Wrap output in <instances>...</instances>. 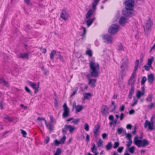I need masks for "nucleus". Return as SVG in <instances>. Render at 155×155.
Instances as JSON below:
<instances>
[{"instance_id": "nucleus-20", "label": "nucleus", "mask_w": 155, "mask_h": 155, "mask_svg": "<svg viewBox=\"0 0 155 155\" xmlns=\"http://www.w3.org/2000/svg\"><path fill=\"white\" fill-rule=\"evenodd\" d=\"M59 52L55 50H52L50 54V58L51 60H53L55 55L57 56L58 55Z\"/></svg>"}, {"instance_id": "nucleus-13", "label": "nucleus", "mask_w": 155, "mask_h": 155, "mask_svg": "<svg viewBox=\"0 0 155 155\" xmlns=\"http://www.w3.org/2000/svg\"><path fill=\"white\" fill-rule=\"evenodd\" d=\"M107 109V107L106 105H103L102 106L101 112L102 114L104 116H107L109 113L108 110H106Z\"/></svg>"}, {"instance_id": "nucleus-48", "label": "nucleus", "mask_w": 155, "mask_h": 155, "mask_svg": "<svg viewBox=\"0 0 155 155\" xmlns=\"http://www.w3.org/2000/svg\"><path fill=\"white\" fill-rule=\"evenodd\" d=\"M54 122V119L52 116L51 115L50 117V122L49 123L53 124Z\"/></svg>"}, {"instance_id": "nucleus-14", "label": "nucleus", "mask_w": 155, "mask_h": 155, "mask_svg": "<svg viewBox=\"0 0 155 155\" xmlns=\"http://www.w3.org/2000/svg\"><path fill=\"white\" fill-rule=\"evenodd\" d=\"M122 13L124 15L127 16L132 15L134 13V10H122Z\"/></svg>"}, {"instance_id": "nucleus-7", "label": "nucleus", "mask_w": 155, "mask_h": 155, "mask_svg": "<svg viewBox=\"0 0 155 155\" xmlns=\"http://www.w3.org/2000/svg\"><path fill=\"white\" fill-rule=\"evenodd\" d=\"M102 37L104 42L105 43L111 44L113 42V38L111 36L107 34H106L102 35Z\"/></svg>"}, {"instance_id": "nucleus-50", "label": "nucleus", "mask_w": 155, "mask_h": 155, "mask_svg": "<svg viewBox=\"0 0 155 155\" xmlns=\"http://www.w3.org/2000/svg\"><path fill=\"white\" fill-rule=\"evenodd\" d=\"M82 29H83V33H82V35L83 36V37L84 38L85 35V34L86 33V28L84 27H82Z\"/></svg>"}, {"instance_id": "nucleus-18", "label": "nucleus", "mask_w": 155, "mask_h": 155, "mask_svg": "<svg viewBox=\"0 0 155 155\" xmlns=\"http://www.w3.org/2000/svg\"><path fill=\"white\" fill-rule=\"evenodd\" d=\"M127 22V19L123 17H121L119 20V24L121 25H124Z\"/></svg>"}, {"instance_id": "nucleus-52", "label": "nucleus", "mask_w": 155, "mask_h": 155, "mask_svg": "<svg viewBox=\"0 0 155 155\" xmlns=\"http://www.w3.org/2000/svg\"><path fill=\"white\" fill-rule=\"evenodd\" d=\"M21 130V133L22 134L23 136L24 137H26L27 134V133L26 131L23 130Z\"/></svg>"}, {"instance_id": "nucleus-10", "label": "nucleus", "mask_w": 155, "mask_h": 155, "mask_svg": "<svg viewBox=\"0 0 155 155\" xmlns=\"http://www.w3.org/2000/svg\"><path fill=\"white\" fill-rule=\"evenodd\" d=\"M60 17L65 21L67 20L69 17V15L68 11L66 10H62Z\"/></svg>"}, {"instance_id": "nucleus-49", "label": "nucleus", "mask_w": 155, "mask_h": 155, "mask_svg": "<svg viewBox=\"0 0 155 155\" xmlns=\"http://www.w3.org/2000/svg\"><path fill=\"white\" fill-rule=\"evenodd\" d=\"M119 145V143L118 142H115L114 144L113 148H117Z\"/></svg>"}, {"instance_id": "nucleus-2", "label": "nucleus", "mask_w": 155, "mask_h": 155, "mask_svg": "<svg viewBox=\"0 0 155 155\" xmlns=\"http://www.w3.org/2000/svg\"><path fill=\"white\" fill-rule=\"evenodd\" d=\"M138 136H136L134 138L133 141L134 144L138 147H144L148 146L149 144V142L148 140L143 139L140 140L138 139Z\"/></svg>"}, {"instance_id": "nucleus-44", "label": "nucleus", "mask_w": 155, "mask_h": 155, "mask_svg": "<svg viewBox=\"0 0 155 155\" xmlns=\"http://www.w3.org/2000/svg\"><path fill=\"white\" fill-rule=\"evenodd\" d=\"M136 71H134V72L132 73L130 78H132L135 79L136 76Z\"/></svg>"}, {"instance_id": "nucleus-17", "label": "nucleus", "mask_w": 155, "mask_h": 155, "mask_svg": "<svg viewBox=\"0 0 155 155\" xmlns=\"http://www.w3.org/2000/svg\"><path fill=\"white\" fill-rule=\"evenodd\" d=\"M147 80L150 84L153 83L154 80V78L153 74L151 73L147 76Z\"/></svg>"}, {"instance_id": "nucleus-1", "label": "nucleus", "mask_w": 155, "mask_h": 155, "mask_svg": "<svg viewBox=\"0 0 155 155\" xmlns=\"http://www.w3.org/2000/svg\"><path fill=\"white\" fill-rule=\"evenodd\" d=\"M89 64L90 69V72L91 75L94 78L98 77L99 70V66L98 63L94 61H90Z\"/></svg>"}, {"instance_id": "nucleus-56", "label": "nucleus", "mask_w": 155, "mask_h": 155, "mask_svg": "<svg viewBox=\"0 0 155 155\" xmlns=\"http://www.w3.org/2000/svg\"><path fill=\"white\" fill-rule=\"evenodd\" d=\"M79 121H80V119H74L72 121V122L74 124H77L79 122Z\"/></svg>"}, {"instance_id": "nucleus-55", "label": "nucleus", "mask_w": 155, "mask_h": 155, "mask_svg": "<svg viewBox=\"0 0 155 155\" xmlns=\"http://www.w3.org/2000/svg\"><path fill=\"white\" fill-rule=\"evenodd\" d=\"M25 90L28 93L30 94H31V90L27 87L25 86Z\"/></svg>"}, {"instance_id": "nucleus-11", "label": "nucleus", "mask_w": 155, "mask_h": 155, "mask_svg": "<svg viewBox=\"0 0 155 155\" xmlns=\"http://www.w3.org/2000/svg\"><path fill=\"white\" fill-rule=\"evenodd\" d=\"M64 111L63 114V117H67L69 114V110L66 103H64L63 105Z\"/></svg>"}, {"instance_id": "nucleus-41", "label": "nucleus", "mask_w": 155, "mask_h": 155, "mask_svg": "<svg viewBox=\"0 0 155 155\" xmlns=\"http://www.w3.org/2000/svg\"><path fill=\"white\" fill-rule=\"evenodd\" d=\"M155 104V102L151 103L148 106H147L148 108H149V109H152L154 107V105Z\"/></svg>"}, {"instance_id": "nucleus-42", "label": "nucleus", "mask_w": 155, "mask_h": 155, "mask_svg": "<svg viewBox=\"0 0 155 155\" xmlns=\"http://www.w3.org/2000/svg\"><path fill=\"white\" fill-rule=\"evenodd\" d=\"M134 91V88L133 86H131V89L129 93L133 95Z\"/></svg>"}, {"instance_id": "nucleus-61", "label": "nucleus", "mask_w": 155, "mask_h": 155, "mask_svg": "<svg viewBox=\"0 0 155 155\" xmlns=\"http://www.w3.org/2000/svg\"><path fill=\"white\" fill-rule=\"evenodd\" d=\"M123 129L121 128H118L117 130L118 134H121Z\"/></svg>"}, {"instance_id": "nucleus-40", "label": "nucleus", "mask_w": 155, "mask_h": 155, "mask_svg": "<svg viewBox=\"0 0 155 155\" xmlns=\"http://www.w3.org/2000/svg\"><path fill=\"white\" fill-rule=\"evenodd\" d=\"M86 54L89 57H91L92 56V52L91 50L86 51Z\"/></svg>"}, {"instance_id": "nucleus-35", "label": "nucleus", "mask_w": 155, "mask_h": 155, "mask_svg": "<svg viewBox=\"0 0 155 155\" xmlns=\"http://www.w3.org/2000/svg\"><path fill=\"white\" fill-rule=\"evenodd\" d=\"M99 0H95L93 3L92 5V8L94 9L96 8V6Z\"/></svg>"}, {"instance_id": "nucleus-9", "label": "nucleus", "mask_w": 155, "mask_h": 155, "mask_svg": "<svg viewBox=\"0 0 155 155\" xmlns=\"http://www.w3.org/2000/svg\"><path fill=\"white\" fill-rule=\"evenodd\" d=\"M154 124L153 122H150V121L147 120H145V122L144 124V127L145 128H146L148 127L149 129L152 130L154 129Z\"/></svg>"}, {"instance_id": "nucleus-64", "label": "nucleus", "mask_w": 155, "mask_h": 155, "mask_svg": "<svg viewBox=\"0 0 155 155\" xmlns=\"http://www.w3.org/2000/svg\"><path fill=\"white\" fill-rule=\"evenodd\" d=\"M54 143L55 144L57 145H58L59 144H61L60 141H58L57 140H56L55 141Z\"/></svg>"}, {"instance_id": "nucleus-62", "label": "nucleus", "mask_w": 155, "mask_h": 155, "mask_svg": "<svg viewBox=\"0 0 155 155\" xmlns=\"http://www.w3.org/2000/svg\"><path fill=\"white\" fill-rule=\"evenodd\" d=\"M50 140L49 137H46V139H45L44 142L45 143H47Z\"/></svg>"}, {"instance_id": "nucleus-24", "label": "nucleus", "mask_w": 155, "mask_h": 155, "mask_svg": "<svg viewBox=\"0 0 155 155\" xmlns=\"http://www.w3.org/2000/svg\"><path fill=\"white\" fill-rule=\"evenodd\" d=\"M93 14L92 10H89L86 14L85 16L86 19H88L90 18Z\"/></svg>"}, {"instance_id": "nucleus-37", "label": "nucleus", "mask_w": 155, "mask_h": 155, "mask_svg": "<svg viewBox=\"0 0 155 155\" xmlns=\"http://www.w3.org/2000/svg\"><path fill=\"white\" fill-rule=\"evenodd\" d=\"M37 120L40 122L42 120H43L45 121V123L46 125H47V122L46 120L45 119V118L43 117H38L37 118Z\"/></svg>"}, {"instance_id": "nucleus-45", "label": "nucleus", "mask_w": 155, "mask_h": 155, "mask_svg": "<svg viewBox=\"0 0 155 155\" xmlns=\"http://www.w3.org/2000/svg\"><path fill=\"white\" fill-rule=\"evenodd\" d=\"M146 80H147L145 76L143 77L142 78V80H141V84H143L145 83V82L146 81Z\"/></svg>"}, {"instance_id": "nucleus-19", "label": "nucleus", "mask_w": 155, "mask_h": 155, "mask_svg": "<svg viewBox=\"0 0 155 155\" xmlns=\"http://www.w3.org/2000/svg\"><path fill=\"white\" fill-rule=\"evenodd\" d=\"M64 129L66 130H69V132L71 133L75 130V128L70 125H65L64 126Z\"/></svg>"}, {"instance_id": "nucleus-22", "label": "nucleus", "mask_w": 155, "mask_h": 155, "mask_svg": "<svg viewBox=\"0 0 155 155\" xmlns=\"http://www.w3.org/2000/svg\"><path fill=\"white\" fill-rule=\"evenodd\" d=\"M154 61V58L153 57H152L151 58L148 59L147 63V64L149 66H150L152 64V62Z\"/></svg>"}, {"instance_id": "nucleus-46", "label": "nucleus", "mask_w": 155, "mask_h": 155, "mask_svg": "<svg viewBox=\"0 0 155 155\" xmlns=\"http://www.w3.org/2000/svg\"><path fill=\"white\" fill-rule=\"evenodd\" d=\"M56 153L58 154V155H60L62 153L61 150L59 148H58L57 149L56 152H55Z\"/></svg>"}, {"instance_id": "nucleus-30", "label": "nucleus", "mask_w": 155, "mask_h": 155, "mask_svg": "<svg viewBox=\"0 0 155 155\" xmlns=\"http://www.w3.org/2000/svg\"><path fill=\"white\" fill-rule=\"evenodd\" d=\"M47 127H48L49 130L50 131H52L54 129V126L52 125V124L48 123L47 124V125H46Z\"/></svg>"}, {"instance_id": "nucleus-27", "label": "nucleus", "mask_w": 155, "mask_h": 155, "mask_svg": "<svg viewBox=\"0 0 155 155\" xmlns=\"http://www.w3.org/2000/svg\"><path fill=\"white\" fill-rule=\"evenodd\" d=\"M83 95L85 99H89L91 97V95L90 93H84Z\"/></svg>"}, {"instance_id": "nucleus-43", "label": "nucleus", "mask_w": 155, "mask_h": 155, "mask_svg": "<svg viewBox=\"0 0 155 155\" xmlns=\"http://www.w3.org/2000/svg\"><path fill=\"white\" fill-rule=\"evenodd\" d=\"M103 141L100 139L97 143V145L98 147H101L103 145Z\"/></svg>"}, {"instance_id": "nucleus-34", "label": "nucleus", "mask_w": 155, "mask_h": 155, "mask_svg": "<svg viewBox=\"0 0 155 155\" xmlns=\"http://www.w3.org/2000/svg\"><path fill=\"white\" fill-rule=\"evenodd\" d=\"M135 79L130 78L129 81V84H131V86H134V84L135 82Z\"/></svg>"}, {"instance_id": "nucleus-59", "label": "nucleus", "mask_w": 155, "mask_h": 155, "mask_svg": "<svg viewBox=\"0 0 155 155\" xmlns=\"http://www.w3.org/2000/svg\"><path fill=\"white\" fill-rule=\"evenodd\" d=\"M107 135L105 133H103L102 134V136L103 139H104L106 138L107 137Z\"/></svg>"}, {"instance_id": "nucleus-39", "label": "nucleus", "mask_w": 155, "mask_h": 155, "mask_svg": "<svg viewBox=\"0 0 155 155\" xmlns=\"http://www.w3.org/2000/svg\"><path fill=\"white\" fill-rule=\"evenodd\" d=\"M128 140V141L127 142V143L126 144V145L128 147H129L131 145L132 141L131 139H129Z\"/></svg>"}, {"instance_id": "nucleus-54", "label": "nucleus", "mask_w": 155, "mask_h": 155, "mask_svg": "<svg viewBox=\"0 0 155 155\" xmlns=\"http://www.w3.org/2000/svg\"><path fill=\"white\" fill-rule=\"evenodd\" d=\"M155 119V116L153 115V116L150 118V122L153 123V124H154V120Z\"/></svg>"}, {"instance_id": "nucleus-29", "label": "nucleus", "mask_w": 155, "mask_h": 155, "mask_svg": "<svg viewBox=\"0 0 155 155\" xmlns=\"http://www.w3.org/2000/svg\"><path fill=\"white\" fill-rule=\"evenodd\" d=\"M153 97V95L150 94L148 95L146 98V100L147 102H151L152 101Z\"/></svg>"}, {"instance_id": "nucleus-53", "label": "nucleus", "mask_w": 155, "mask_h": 155, "mask_svg": "<svg viewBox=\"0 0 155 155\" xmlns=\"http://www.w3.org/2000/svg\"><path fill=\"white\" fill-rule=\"evenodd\" d=\"M124 149V147H119L117 149V151L119 153H121L122 152V150Z\"/></svg>"}, {"instance_id": "nucleus-12", "label": "nucleus", "mask_w": 155, "mask_h": 155, "mask_svg": "<svg viewBox=\"0 0 155 155\" xmlns=\"http://www.w3.org/2000/svg\"><path fill=\"white\" fill-rule=\"evenodd\" d=\"M29 53H22L17 55L18 58H21L23 59H28L29 56Z\"/></svg>"}, {"instance_id": "nucleus-36", "label": "nucleus", "mask_w": 155, "mask_h": 155, "mask_svg": "<svg viewBox=\"0 0 155 155\" xmlns=\"http://www.w3.org/2000/svg\"><path fill=\"white\" fill-rule=\"evenodd\" d=\"M112 147V143L111 142H109L106 146V148L107 150H110Z\"/></svg>"}, {"instance_id": "nucleus-38", "label": "nucleus", "mask_w": 155, "mask_h": 155, "mask_svg": "<svg viewBox=\"0 0 155 155\" xmlns=\"http://www.w3.org/2000/svg\"><path fill=\"white\" fill-rule=\"evenodd\" d=\"M66 139V137L65 135L63 136V137L61 138L60 140L61 144H64Z\"/></svg>"}, {"instance_id": "nucleus-23", "label": "nucleus", "mask_w": 155, "mask_h": 155, "mask_svg": "<svg viewBox=\"0 0 155 155\" xmlns=\"http://www.w3.org/2000/svg\"><path fill=\"white\" fill-rule=\"evenodd\" d=\"M83 109V107L82 105H78L75 106V111L76 113L80 112Z\"/></svg>"}, {"instance_id": "nucleus-31", "label": "nucleus", "mask_w": 155, "mask_h": 155, "mask_svg": "<svg viewBox=\"0 0 155 155\" xmlns=\"http://www.w3.org/2000/svg\"><path fill=\"white\" fill-rule=\"evenodd\" d=\"M117 49L118 51H124V48L123 45L121 44L118 45L117 46Z\"/></svg>"}, {"instance_id": "nucleus-57", "label": "nucleus", "mask_w": 155, "mask_h": 155, "mask_svg": "<svg viewBox=\"0 0 155 155\" xmlns=\"http://www.w3.org/2000/svg\"><path fill=\"white\" fill-rule=\"evenodd\" d=\"M91 150L92 152L94 153H98V152L97 151V148H91Z\"/></svg>"}, {"instance_id": "nucleus-8", "label": "nucleus", "mask_w": 155, "mask_h": 155, "mask_svg": "<svg viewBox=\"0 0 155 155\" xmlns=\"http://www.w3.org/2000/svg\"><path fill=\"white\" fill-rule=\"evenodd\" d=\"M134 2V0H125V5L127 8L126 10H133Z\"/></svg>"}, {"instance_id": "nucleus-47", "label": "nucleus", "mask_w": 155, "mask_h": 155, "mask_svg": "<svg viewBox=\"0 0 155 155\" xmlns=\"http://www.w3.org/2000/svg\"><path fill=\"white\" fill-rule=\"evenodd\" d=\"M84 129L87 131H88L89 130V126L86 123L84 125Z\"/></svg>"}, {"instance_id": "nucleus-5", "label": "nucleus", "mask_w": 155, "mask_h": 155, "mask_svg": "<svg viewBox=\"0 0 155 155\" xmlns=\"http://www.w3.org/2000/svg\"><path fill=\"white\" fill-rule=\"evenodd\" d=\"M120 28L119 25L114 24L111 25L108 30L109 33L112 35H114L117 32Z\"/></svg>"}, {"instance_id": "nucleus-3", "label": "nucleus", "mask_w": 155, "mask_h": 155, "mask_svg": "<svg viewBox=\"0 0 155 155\" xmlns=\"http://www.w3.org/2000/svg\"><path fill=\"white\" fill-rule=\"evenodd\" d=\"M123 63L121 66V72L122 73L125 74L129 68L128 59L125 58L122 59Z\"/></svg>"}, {"instance_id": "nucleus-33", "label": "nucleus", "mask_w": 155, "mask_h": 155, "mask_svg": "<svg viewBox=\"0 0 155 155\" xmlns=\"http://www.w3.org/2000/svg\"><path fill=\"white\" fill-rule=\"evenodd\" d=\"M129 152L133 154L134 153V150H135V147L134 146H132L128 149Z\"/></svg>"}, {"instance_id": "nucleus-16", "label": "nucleus", "mask_w": 155, "mask_h": 155, "mask_svg": "<svg viewBox=\"0 0 155 155\" xmlns=\"http://www.w3.org/2000/svg\"><path fill=\"white\" fill-rule=\"evenodd\" d=\"M88 81V84L90 86L92 87H94L95 86L97 79H95L89 78Z\"/></svg>"}, {"instance_id": "nucleus-32", "label": "nucleus", "mask_w": 155, "mask_h": 155, "mask_svg": "<svg viewBox=\"0 0 155 155\" xmlns=\"http://www.w3.org/2000/svg\"><path fill=\"white\" fill-rule=\"evenodd\" d=\"M139 60H137L136 61L135 64V66H134V71H136L137 70V69H138V66L139 65Z\"/></svg>"}, {"instance_id": "nucleus-60", "label": "nucleus", "mask_w": 155, "mask_h": 155, "mask_svg": "<svg viewBox=\"0 0 155 155\" xmlns=\"http://www.w3.org/2000/svg\"><path fill=\"white\" fill-rule=\"evenodd\" d=\"M143 67L147 71H148L150 69L149 66H148L147 64H146Z\"/></svg>"}, {"instance_id": "nucleus-21", "label": "nucleus", "mask_w": 155, "mask_h": 155, "mask_svg": "<svg viewBox=\"0 0 155 155\" xmlns=\"http://www.w3.org/2000/svg\"><path fill=\"white\" fill-rule=\"evenodd\" d=\"M144 91H141L140 90H138L136 93V97L138 99H140V97L143 96L144 95Z\"/></svg>"}, {"instance_id": "nucleus-51", "label": "nucleus", "mask_w": 155, "mask_h": 155, "mask_svg": "<svg viewBox=\"0 0 155 155\" xmlns=\"http://www.w3.org/2000/svg\"><path fill=\"white\" fill-rule=\"evenodd\" d=\"M126 138H127V140L129 139H131L132 136L130 134H126Z\"/></svg>"}, {"instance_id": "nucleus-63", "label": "nucleus", "mask_w": 155, "mask_h": 155, "mask_svg": "<svg viewBox=\"0 0 155 155\" xmlns=\"http://www.w3.org/2000/svg\"><path fill=\"white\" fill-rule=\"evenodd\" d=\"M124 106L123 105H121L120 108V110L121 111H122L124 110Z\"/></svg>"}, {"instance_id": "nucleus-28", "label": "nucleus", "mask_w": 155, "mask_h": 155, "mask_svg": "<svg viewBox=\"0 0 155 155\" xmlns=\"http://www.w3.org/2000/svg\"><path fill=\"white\" fill-rule=\"evenodd\" d=\"M138 100L135 97L133 98V100L132 101V104L131 105V106L133 107L136 105L137 103Z\"/></svg>"}, {"instance_id": "nucleus-15", "label": "nucleus", "mask_w": 155, "mask_h": 155, "mask_svg": "<svg viewBox=\"0 0 155 155\" xmlns=\"http://www.w3.org/2000/svg\"><path fill=\"white\" fill-rule=\"evenodd\" d=\"M99 128L100 127L99 125H96L94 127V129L93 130V132L94 136L95 137H97L100 133Z\"/></svg>"}, {"instance_id": "nucleus-6", "label": "nucleus", "mask_w": 155, "mask_h": 155, "mask_svg": "<svg viewBox=\"0 0 155 155\" xmlns=\"http://www.w3.org/2000/svg\"><path fill=\"white\" fill-rule=\"evenodd\" d=\"M27 83L28 84L31 86L32 88L34 90L35 93H36L38 91L39 88V82L37 83V84H36L35 83L30 81H28Z\"/></svg>"}, {"instance_id": "nucleus-26", "label": "nucleus", "mask_w": 155, "mask_h": 155, "mask_svg": "<svg viewBox=\"0 0 155 155\" xmlns=\"http://www.w3.org/2000/svg\"><path fill=\"white\" fill-rule=\"evenodd\" d=\"M112 104L110 105V107L112 108V111H114L117 108V105L115 104V102L112 101H111Z\"/></svg>"}, {"instance_id": "nucleus-58", "label": "nucleus", "mask_w": 155, "mask_h": 155, "mask_svg": "<svg viewBox=\"0 0 155 155\" xmlns=\"http://www.w3.org/2000/svg\"><path fill=\"white\" fill-rule=\"evenodd\" d=\"M58 56L57 57V58H59L61 61H64V59L63 57L61 55H60L59 53L58 54Z\"/></svg>"}, {"instance_id": "nucleus-4", "label": "nucleus", "mask_w": 155, "mask_h": 155, "mask_svg": "<svg viewBox=\"0 0 155 155\" xmlns=\"http://www.w3.org/2000/svg\"><path fill=\"white\" fill-rule=\"evenodd\" d=\"M152 22L151 21L150 18L149 17L146 21L145 26L144 27L145 34L148 35L150 32L152 27Z\"/></svg>"}, {"instance_id": "nucleus-25", "label": "nucleus", "mask_w": 155, "mask_h": 155, "mask_svg": "<svg viewBox=\"0 0 155 155\" xmlns=\"http://www.w3.org/2000/svg\"><path fill=\"white\" fill-rule=\"evenodd\" d=\"M95 18L92 19H89L86 21L87 25L89 27L93 22Z\"/></svg>"}]
</instances>
